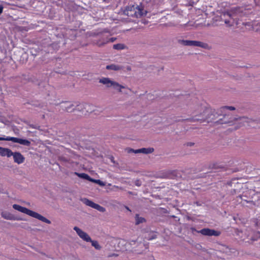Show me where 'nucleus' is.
Returning a JSON list of instances; mask_svg holds the SVG:
<instances>
[{
  "instance_id": "f257e3e1",
  "label": "nucleus",
  "mask_w": 260,
  "mask_h": 260,
  "mask_svg": "<svg viewBox=\"0 0 260 260\" xmlns=\"http://www.w3.org/2000/svg\"><path fill=\"white\" fill-rule=\"evenodd\" d=\"M125 13L128 16L139 18L145 16L147 14V11L144 10V7L140 5L137 7L133 6L128 8L125 11Z\"/></svg>"
},
{
  "instance_id": "f03ea898",
  "label": "nucleus",
  "mask_w": 260,
  "mask_h": 260,
  "mask_svg": "<svg viewBox=\"0 0 260 260\" xmlns=\"http://www.w3.org/2000/svg\"><path fill=\"white\" fill-rule=\"evenodd\" d=\"M20 212L25 213L27 215H28L31 217L36 218L37 219H38L40 220L43 221L45 223H47L48 224H50L51 223V221L49 219L45 218V217H44V216H42L41 215H40V214H39L35 211H33L32 210H30L25 207H22V209L21 210V211Z\"/></svg>"
},
{
  "instance_id": "7ed1b4c3",
  "label": "nucleus",
  "mask_w": 260,
  "mask_h": 260,
  "mask_svg": "<svg viewBox=\"0 0 260 260\" xmlns=\"http://www.w3.org/2000/svg\"><path fill=\"white\" fill-rule=\"evenodd\" d=\"M100 83L106 85L107 87H113L114 88L118 89L119 91H121V89L123 87L119 85L118 83L111 81L108 78H102L100 79Z\"/></svg>"
},
{
  "instance_id": "20e7f679",
  "label": "nucleus",
  "mask_w": 260,
  "mask_h": 260,
  "mask_svg": "<svg viewBox=\"0 0 260 260\" xmlns=\"http://www.w3.org/2000/svg\"><path fill=\"white\" fill-rule=\"evenodd\" d=\"M239 10L238 8L232 9L230 12H228L224 14V16H228L230 17L229 19H225L224 23L228 26H232L235 24L234 16L237 14Z\"/></svg>"
},
{
  "instance_id": "39448f33",
  "label": "nucleus",
  "mask_w": 260,
  "mask_h": 260,
  "mask_svg": "<svg viewBox=\"0 0 260 260\" xmlns=\"http://www.w3.org/2000/svg\"><path fill=\"white\" fill-rule=\"evenodd\" d=\"M192 231H194L199 233L201 234L204 236H219L221 234V232L218 231H215L213 229H210L209 228H204L202 229L201 230L198 231H197L195 229L192 228Z\"/></svg>"
},
{
  "instance_id": "423d86ee",
  "label": "nucleus",
  "mask_w": 260,
  "mask_h": 260,
  "mask_svg": "<svg viewBox=\"0 0 260 260\" xmlns=\"http://www.w3.org/2000/svg\"><path fill=\"white\" fill-rule=\"evenodd\" d=\"M0 141H11L14 143H18L22 145L28 146L30 144V141L26 139H22L16 137H0Z\"/></svg>"
},
{
  "instance_id": "0eeeda50",
  "label": "nucleus",
  "mask_w": 260,
  "mask_h": 260,
  "mask_svg": "<svg viewBox=\"0 0 260 260\" xmlns=\"http://www.w3.org/2000/svg\"><path fill=\"white\" fill-rule=\"evenodd\" d=\"M238 118L233 117L232 115L230 114H225L223 115L222 118L219 119L218 120L214 122L217 124H230L232 125L234 121L237 120Z\"/></svg>"
},
{
  "instance_id": "6e6552de",
  "label": "nucleus",
  "mask_w": 260,
  "mask_h": 260,
  "mask_svg": "<svg viewBox=\"0 0 260 260\" xmlns=\"http://www.w3.org/2000/svg\"><path fill=\"white\" fill-rule=\"evenodd\" d=\"M207 115H209L208 110H205L203 113L199 116L196 115L194 117L190 119V121L191 122L200 121V122H202L207 120L208 122H209L210 121L208 120V118L206 117Z\"/></svg>"
},
{
  "instance_id": "1a4fd4ad",
  "label": "nucleus",
  "mask_w": 260,
  "mask_h": 260,
  "mask_svg": "<svg viewBox=\"0 0 260 260\" xmlns=\"http://www.w3.org/2000/svg\"><path fill=\"white\" fill-rule=\"evenodd\" d=\"M73 229L76 232L78 235L83 240L86 242L91 241V239L89 236V235L86 233L79 229L78 227L75 226Z\"/></svg>"
},
{
  "instance_id": "9d476101",
  "label": "nucleus",
  "mask_w": 260,
  "mask_h": 260,
  "mask_svg": "<svg viewBox=\"0 0 260 260\" xmlns=\"http://www.w3.org/2000/svg\"><path fill=\"white\" fill-rule=\"evenodd\" d=\"M12 156H13L14 162L18 164L23 163L25 160L24 157L20 152H13Z\"/></svg>"
},
{
  "instance_id": "9b49d317",
  "label": "nucleus",
  "mask_w": 260,
  "mask_h": 260,
  "mask_svg": "<svg viewBox=\"0 0 260 260\" xmlns=\"http://www.w3.org/2000/svg\"><path fill=\"white\" fill-rule=\"evenodd\" d=\"M13 152L9 148L0 147V155L2 156H7L8 157L12 156Z\"/></svg>"
},
{
  "instance_id": "f8f14e48",
  "label": "nucleus",
  "mask_w": 260,
  "mask_h": 260,
  "mask_svg": "<svg viewBox=\"0 0 260 260\" xmlns=\"http://www.w3.org/2000/svg\"><path fill=\"white\" fill-rule=\"evenodd\" d=\"M133 151L135 153H144V154H149L154 151V149L153 148H143L137 149L135 150H133Z\"/></svg>"
},
{
  "instance_id": "ddd939ff",
  "label": "nucleus",
  "mask_w": 260,
  "mask_h": 260,
  "mask_svg": "<svg viewBox=\"0 0 260 260\" xmlns=\"http://www.w3.org/2000/svg\"><path fill=\"white\" fill-rule=\"evenodd\" d=\"M198 41H190V40H179V43L184 46H197Z\"/></svg>"
},
{
  "instance_id": "4468645a",
  "label": "nucleus",
  "mask_w": 260,
  "mask_h": 260,
  "mask_svg": "<svg viewBox=\"0 0 260 260\" xmlns=\"http://www.w3.org/2000/svg\"><path fill=\"white\" fill-rule=\"evenodd\" d=\"M197 46L204 49H209V46L207 43L201 41H197Z\"/></svg>"
},
{
  "instance_id": "2eb2a0df",
  "label": "nucleus",
  "mask_w": 260,
  "mask_h": 260,
  "mask_svg": "<svg viewBox=\"0 0 260 260\" xmlns=\"http://www.w3.org/2000/svg\"><path fill=\"white\" fill-rule=\"evenodd\" d=\"M66 104L68 105L63 107L64 110H66L68 112H71L74 110V109L73 108V107H74V105L69 103H66Z\"/></svg>"
},
{
  "instance_id": "dca6fc26",
  "label": "nucleus",
  "mask_w": 260,
  "mask_h": 260,
  "mask_svg": "<svg viewBox=\"0 0 260 260\" xmlns=\"http://www.w3.org/2000/svg\"><path fill=\"white\" fill-rule=\"evenodd\" d=\"M75 174L79 177L82 178H83V179H87V180H91L92 179L90 178V177H89V176L85 173H75Z\"/></svg>"
},
{
  "instance_id": "f3484780",
  "label": "nucleus",
  "mask_w": 260,
  "mask_h": 260,
  "mask_svg": "<svg viewBox=\"0 0 260 260\" xmlns=\"http://www.w3.org/2000/svg\"><path fill=\"white\" fill-rule=\"evenodd\" d=\"M145 221L144 218L140 217L139 215L137 214L136 216V224H139Z\"/></svg>"
},
{
  "instance_id": "a211bd4d",
  "label": "nucleus",
  "mask_w": 260,
  "mask_h": 260,
  "mask_svg": "<svg viewBox=\"0 0 260 260\" xmlns=\"http://www.w3.org/2000/svg\"><path fill=\"white\" fill-rule=\"evenodd\" d=\"M126 46L123 44H117L113 45V48L116 50L124 49Z\"/></svg>"
},
{
  "instance_id": "6ab92c4d",
  "label": "nucleus",
  "mask_w": 260,
  "mask_h": 260,
  "mask_svg": "<svg viewBox=\"0 0 260 260\" xmlns=\"http://www.w3.org/2000/svg\"><path fill=\"white\" fill-rule=\"evenodd\" d=\"M83 202L87 206L91 207L93 208H94V205L95 204V203L87 199H84L83 200Z\"/></svg>"
},
{
  "instance_id": "aec40b11",
  "label": "nucleus",
  "mask_w": 260,
  "mask_h": 260,
  "mask_svg": "<svg viewBox=\"0 0 260 260\" xmlns=\"http://www.w3.org/2000/svg\"><path fill=\"white\" fill-rule=\"evenodd\" d=\"M91 243V245L92 246L94 247L96 249L99 250L101 249V247L99 244V243L96 241H93L91 240V241H89Z\"/></svg>"
},
{
  "instance_id": "412c9836",
  "label": "nucleus",
  "mask_w": 260,
  "mask_h": 260,
  "mask_svg": "<svg viewBox=\"0 0 260 260\" xmlns=\"http://www.w3.org/2000/svg\"><path fill=\"white\" fill-rule=\"evenodd\" d=\"M94 209L98 210V211L104 212L106 211V209L105 208L103 207L102 206L99 205V204H95V205H94Z\"/></svg>"
},
{
  "instance_id": "4be33fe9",
  "label": "nucleus",
  "mask_w": 260,
  "mask_h": 260,
  "mask_svg": "<svg viewBox=\"0 0 260 260\" xmlns=\"http://www.w3.org/2000/svg\"><path fill=\"white\" fill-rule=\"evenodd\" d=\"M122 66H106L107 70H113L114 71H118L121 70Z\"/></svg>"
},
{
  "instance_id": "5701e85b",
  "label": "nucleus",
  "mask_w": 260,
  "mask_h": 260,
  "mask_svg": "<svg viewBox=\"0 0 260 260\" xmlns=\"http://www.w3.org/2000/svg\"><path fill=\"white\" fill-rule=\"evenodd\" d=\"M116 40V38H111L109 39H107L106 41H105L104 42H103L101 44H99V46H101L107 43H108L109 42H114Z\"/></svg>"
},
{
  "instance_id": "b1692460",
  "label": "nucleus",
  "mask_w": 260,
  "mask_h": 260,
  "mask_svg": "<svg viewBox=\"0 0 260 260\" xmlns=\"http://www.w3.org/2000/svg\"><path fill=\"white\" fill-rule=\"evenodd\" d=\"M225 110H235V108L232 106H223L220 108L221 111H224Z\"/></svg>"
},
{
  "instance_id": "393cba45",
  "label": "nucleus",
  "mask_w": 260,
  "mask_h": 260,
  "mask_svg": "<svg viewBox=\"0 0 260 260\" xmlns=\"http://www.w3.org/2000/svg\"><path fill=\"white\" fill-rule=\"evenodd\" d=\"M254 237H252L251 238L252 240L255 241L257 240L258 239L260 238V232L256 231L254 232Z\"/></svg>"
},
{
  "instance_id": "a878e982",
  "label": "nucleus",
  "mask_w": 260,
  "mask_h": 260,
  "mask_svg": "<svg viewBox=\"0 0 260 260\" xmlns=\"http://www.w3.org/2000/svg\"><path fill=\"white\" fill-rule=\"evenodd\" d=\"M13 208L16 210L20 211L22 207L17 204H14L13 205Z\"/></svg>"
},
{
  "instance_id": "bb28decb",
  "label": "nucleus",
  "mask_w": 260,
  "mask_h": 260,
  "mask_svg": "<svg viewBox=\"0 0 260 260\" xmlns=\"http://www.w3.org/2000/svg\"><path fill=\"white\" fill-rule=\"evenodd\" d=\"M209 167L211 169H218L221 168V167L219 166L217 163H213Z\"/></svg>"
},
{
  "instance_id": "cd10ccee",
  "label": "nucleus",
  "mask_w": 260,
  "mask_h": 260,
  "mask_svg": "<svg viewBox=\"0 0 260 260\" xmlns=\"http://www.w3.org/2000/svg\"><path fill=\"white\" fill-rule=\"evenodd\" d=\"M91 181L99 184V185H100L101 186L105 185L103 181H101L100 180L91 179Z\"/></svg>"
},
{
  "instance_id": "c85d7f7f",
  "label": "nucleus",
  "mask_w": 260,
  "mask_h": 260,
  "mask_svg": "<svg viewBox=\"0 0 260 260\" xmlns=\"http://www.w3.org/2000/svg\"><path fill=\"white\" fill-rule=\"evenodd\" d=\"M2 216L4 218L7 219H11V215L10 214H6L5 213H2Z\"/></svg>"
},
{
  "instance_id": "c756f323",
  "label": "nucleus",
  "mask_w": 260,
  "mask_h": 260,
  "mask_svg": "<svg viewBox=\"0 0 260 260\" xmlns=\"http://www.w3.org/2000/svg\"><path fill=\"white\" fill-rule=\"evenodd\" d=\"M4 7L2 6H0V14L3 13Z\"/></svg>"
},
{
  "instance_id": "7c9ffc66",
  "label": "nucleus",
  "mask_w": 260,
  "mask_h": 260,
  "mask_svg": "<svg viewBox=\"0 0 260 260\" xmlns=\"http://www.w3.org/2000/svg\"><path fill=\"white\" fill-rule=\"evenodd\" d=\"M156 238V236L155 235L154 236H153L152 238H149L148 240H151V239H155Z\"/></svg>"
},
{
  "instance_id": "2f4dec72",
  "label": "nucleus",
  "mask_w": 260,
  "mask_h": 260,
  "mask_svg": "<svg viewBox=\"0 0 260 260\" xmlns=\"http://www.w3.org/2000/svg\"><path fill=\"white\" fill-rule=\"evenodd\" d=\"M127 70L128 71L131 70V68H130L129 67H127Z\"/></svg>"
},
{
  "instance_id": "473e14b6",
  "label": "nucleus",
  "mask_w": 260,
  "mask_h": 260,
  "mask_svg": "<svg viewBox=\"0 0 260 260\" xmlns=\"http://www.w3.org/2000/svg\"><path fill=\"white\" fill-rule=\"evenodd\" d=\"M136 185L137 186H140V184H139V183H136Z\"/></svg>"
},
{
  "instance_id": "72a5a7b5",
  "label": "nucleus",
  "mask_w": 260,
  "mask_h": 260,
  "mask_svg": "<svg viewBox=\"0 0 260 260\" xmlns=\"http://www.w3.org/2000/svg\"><path fill=\"white\" fill-rule=\"evenodd\" d=\"M85 108H86V107L87 106H88V105L87 104H85Z\"/></svg>"
}]
</instances>
